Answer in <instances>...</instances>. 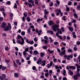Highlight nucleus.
<instances>
[{"mask_svg":"<svg viewBox=\"0 0 80 80\" xmlns=\"http://www.w3.org/2000/svg\"><path fill=\"white\" fill-rule=\"evenodd\" d=\"M58 38L60 40H62V37L60 35H59V36L58 37Z\"/></svg>","mask_w":80,"mask_h":80,"instance_id":"51","label":"nucleus"},{"mask_svg":"<svg viewBox=\"0 0 80 80\" xmlns=\"http://www.w3.org/2000/svg\"><path fill=\"white\" fill-rule=\"evenodd\" d=\"M7 24L5 22H3L2 23V25H1L0 27L2 28H4L7 26Z\"/></svg>","mask_w":80,"mask_h":80,"instance_id":"5","label":"nucleus"},{"mask_svg":"<svg viewBox=\"0 0 80 80\" xmlns=\"http://www.w3.org/2000/svg\"><path fill=\"white\" fill-rule=\"evenodd\" d=\"M73 15L74 16V17H75L76 18H78V16H77V14L74 13V14Z\"/></svg>","mask_w":80,"mask_h":80,"instance_id":"28","label":"nucleus"},{"mask_svg":"<svg viewBox=\"0 0 80 80\" xmlns=\"http://www.w3.org/2000/svg\"><path fill=\"white\" fill-rule=\"evenodd\" d=\"M57 51L59 53V54L60 56H62L63 55H65V50H64L63 51H62L61 52V51L59 48L57 49Z\"/></svg>","mask_w":80,"mask_h":80,"instance_id":"2","label":"nucleus"},{"mask_svg":"<svg viewBox=\"0 0 80 80\" xmlns=\"http://www.w3.org/2000/svg\"><path fill=\"white\" fill-rule=\"evenodd\" d=\"M0 11H1V12H4L5 11V9L4 8H2L0 9Z\"/></svg>","mask_w":80,"mask_h":80,"instance_id":"38","label":"nucleus"},{"mask_svg":"<svg viewBox=\"0 0 80 80\" xmlns=\"http://www.w3.org/2000/svg\"><path fill=\"white\" fill-rule=\"evenodd\" d=\"M35 4H38V1L37 0H35Z\"/></svg>","mask_w":80,"mask_h":80,"instance_id":"61","label":"nucleus"},{"mask_svg":"<svg viewBox=\"0 0 80 80\" xmlns=\"http://www.w3.org/2000/svg\"><path fill=\"white\" fill-rule=\"evenodd\" d=\"M28 5H29V7H32V5L31 4L28 3Z\"/></svg>","mask_w":80,"mask_h":80,"instance_id":"55","label":"nucleus"},{"mask_svg":"<svg viewBox=\"0 0 80 80\" xmlns=\"http://www.w3.org/2000/svg\"><path fill=\"white\" fill-rule=\"evenodd\" d=\"M7 69V67H4L2 68V70L3 71V70H5L6 69Z\"/></svg>","mask_w":80,"mask_h":80,"instance_id":"41","label":"nucleus"},{"mask_svg":"<svg viewBox=\"0 0 80 80\" xmlns=\"http://www.w3.org/2000/svg\"><path fill=\"white\" fill-rule=\"evenodd\" d=\"M23 55L25 56L27 55V52L25 51H24L23 52Z\"/></svg>","mask_w":80,"mask_h":80,"instance_id":"46","label":"nucleus"},{"mask_svg":"<svg viewBox=\"0 0 80 80\" xmlns=\"http://www.w3.org/2000/svg\"><path fill=\"white\" fill-rule=\"evenodd\" d=\"M44 42L45 43V44L48 43V41H47V40L46 39H45L44 40Z\"/></svg>","mask_w":80,"mask_h":80,"instance_id":"50","label":"nucleus"},{"mask_svg":"<svg viewBox=\"0 0 80 80\" xmlns=\"http://www.w3.org/2000/svg\"><path fill=\"white\" fill-rule=\"evenodd\" d=\"M48 24L49 25H52L53 24V22L52 21H50L48 22Z\"/></svg>","mask_w":80,"mask_h":80,"instance_id":"15","label":"nucleus"},{"mask_svg":"<svg viewBox=\"0 0 80 80\" xmlns=\"http://www.w3.org/2000/svg\"><path fill=\"white\" fill-rule=\"evenodd\" d=\"M72 23H75L76 22V20H73V21H71Z\"/></svg>","mask_w":80,"mask_h":80,"instance_id":"54","label":"nucleus"},{"mask_svg":"<svg viewBox=\"0 0 80 80\" xmlns=\"http://www.w3.org/2000/svg\"><path fill=\"white\" fill-rule=\"evenodd\" d=\"M33 41H29V44L30 45H32V44H33Z\"/></svg>","mask_w":80,"mask_h":80,"instance_id":"25","label":"nucleus"},{"mask_svg":"<svg viewBox=\"0 0 80 80\" xmlns=\"http://www.w3.org/2000/svg\"><path fill=\"white\" fill-rule=\"evenodd\" d=\"M21 34L22 35H25V32H23V31H22L21 32Z\"/></svg>","mask_w":80,"mask_h":80,"instance_id":"30","label":"nucleus"},{"mask_svg":"<svg viewBox=\"0 0 80 80\" xmlns=\"http://www.w3.org/2000/svg\"><path fill=\"white\" fill-rule=\"evenodd\" d=\"M75 65L76 67H77V70L78 72H79L80 70V66L79 65H78L77 64H75Z\"/></svg>","mask_w":80,"mask_h":80,"instance_id":"6","label":"nucleus"},{"mask_svg":"<svg viewBox=\"0 0 80 80\" xmlns=\"http://www.w3.org/2000/svg\"><path fill=\"white\" fill-rule=\"evenodd\" d=\"M2 76L4 77V78H6V75L5 74H2Z\"/></svg>","mask_w":80,"mask_h":80,"instance_id":"47","label":"nucleus"},{"mask_svg":"<svg viewBox=\"0 0 80 80\" xmlns=\"http://www.w3.org/2000/svg\"><path fill=\"white\" fill-rule=\"evenodd\" d=\"M77 45H80V42L78 41L76 42Z\"/></svg>","mask_w":80,"mask_h":80,"instance_id":"63","label":"nucleus"},{"mask_svg":"<svg viewBox=\"0 0 80 80\" xmlns=\"http://www.w3.org/2000/svg\"><path fill=\"white\" fill-rule=\"evenodd\" d=\"M77 9L78 10H80V5H78V6H77Z\"/></svg>","mask_w":80,"mask_h":80,"instance_id":"42","label":"nucleus"},{"mask_svg":"<svg viewBox=\"0 0 80 80\" xmlns=\"http://www.w3.org/2000/svg\"><path fill=\"white\" fill-rule=\"evenodd\" d=\"M58 27H59V25H55L52 27V28L54 32H56V31H57L56 28H57V30H58V31H59Z\"/></svg>","mask_w":80,"mask_h":80,"instance_id":"3","label":"nucleus"},{"mask_svg":"<svg viewBox=\"0 0 80 80\" xmlns=\"http://www.w3.org/2000/svg\"><path fill=\"white\" fill-rule=\"evenodd\" d=\"M62 80H67V78L64 77V78H62Z\"/></svg>","mask_w":80,"mask_h":80,"instance_id":"64","label":"nucleus"},{"mask_svg":"<svg viewBox=\"0 0 80 80\" xmlns=\"http://www.w3.org/2000/svg\"><path fill=\"white\" fill-rule=\"evenodd\" d=\"M33 53L35 54L36 55H38V52L37 51L35 50L33 52Z\"/></svg>","mask_w":80,"mask_h":80,"instance_id":"19","label":"nucleus"},{"mask_svg":"<svg viewBox=\"0 0 80 80\" xmlns=\"http://www.w3.org/2000/svg\"><path fill=\"white\" fill-rule=\"evenodd\" d=\"M0 79L1 80H4V78L1 76H0Z\"/></svg>","mask_w":80,"mask_h":80,"instance_id":"43","label":"nucleus"},{"mask_svg":"<svg viewBox=\"0 0 80 80\" xmlns=\"http://www.w3.org/2000/svg\"><path fill=\"white\" fill-rule=\"evenodd\" d=\"M66 36H63V40L64 41H65V39H66Z\"/></svg>","mask_w":80,"mask_h":80,"instance_id":"45","label":"nucleus"},{"mask_svg":"<svg viewBox=\"0 0 80 80\" xmlns=\"http://www.w3.org/2000/svg\"><path fill=\"white\" fill-rule=\"evenodd\" d=\"M27 20L28 22H29L30 21V18L29 17H27Z\"/></svg>","mask_w":80,"mask_h":80,"instance_id":"27","label":"nucleus"},{"mask_svg":"<svg viewBox=\"0 0 80 80\" xmlns=\"http://www.w3.org/2000/svg\"><path fill=\"white\" fill-rule=\"evenodd\" d=\"M61 30L62 32H64V28L63 27L61 28Z\"/></svg>","mask_w":80,"mask_h":80,"instance_id":"52","label":"nucleus"},{"mask_svg":"<svg viewBox=\"0 0 80 80\" xmlns=\"http://www.w3.org/2000/svg\"><path fill=\"white\" fill-rule=\"evenodd\" d=\"M76 76L77 77H80V73H78L76 74Z\"/></svg>","mask_w":80,"mask_h":80,"instance_id":"34","label":"nucleus"},{"mask_svg":"<svg viewBox=\"0 0 80 80\" xmlns=\"http://www.w3.org/2000/svg\"><path fill=\"white\" fill-rule=\"evenodd\" d=\"M69 68L70 69H72L73 70H75L76 69V67L75 66H70L69 67Z\"/></svg>","mask_w":80,"mask_h":80,"instance_id":"10","label":"nucleus"},{"mask_svg":"<svg viewBox=\"0 0 80 80\" xmlns=\"http://www.w3.org/2000/svg\"><path fill=\"white\" fill-rule=\"evenodd\" d=\"M2 35L4 37H6V36H7V34L5 33H3L2 34Z\"/></svg>","mask_w":80,"mask_h":80,"instance_id":"56","label":"nucleus"},{"mask_svg":"<svg viewBox=\"0 0 80 80\" xmlns=\"http://www.w3.org/2000/svg\"><path fill=\"white\" fill-rule=\"evenodd\" d=\"M66 11H70V8L67 7L66 9Z\"/></svg>","mask_w":80,"mask_h":80,"instance_id":"62","label":"nucleus"},{"mask_svg":"<svg viewBox=\"0 0 80 80\" xmlns=\"http://www.w3.org/2000/svg\"><path fill=\"white\" fill-rule=\"evenodd\" d=\"M13 63L15 67H17L18 66L17 65V64H16V63H15V61H13Z\"/></svg>","mask_w":80,"mask_h":80,"instance_id":"31","label":"nucleus"},{"mask_svg":"<svg viewBox=\"0 0 80 80\" xmlns=\"http://www.w3.org/2000/svg\"><path fill=\"white\" fill-rule=\"evenodd\" d=\"M16 62L18 64V65H21V62H20V61H19L18 59L16 60Z\"/></svg>","mask_w":80,"mask_h":80,"instance_id":"16","label":"nucleus"},{"mask_svg":"<svg viewBox=\"0 0 80 80\" xmlns=\"http://www.w3.org/2000/svg\"><path fill=\"white\" fill-rule=\"evenodd\" d=\"M5 50H6V51H8V50H9V48L8 47H6L5 48Z\"/></svg>","mask_w":80,"mask_h":80,"instance_id":"39","label":"nucleus"},{"mask_svg":"<svg viewBox=\"0 0 80 80\" xmlns=\"http://www.w3.org/2000/svg\"><path fill=\"white\" fill-rule=\"evenodd\" d=\"M45 62H46L45 60H44L43 61L40 58H38V61L37 62V64H39V63L42 64V63L43 64L41 65L42 66H45Z\"/></svg>","mask_w":80,"mask_h":80,"instance_id":"1","label":"nucleus"},{"mask_svg":"<svg viewBox=\"0 0 80 80\" xmlns=\"http://www.w3.org/2000/svg\"><path fill=\"white\" fill-rule=\"evenodd\" d=\"M34 40L35 42H37L38 41V39L36 38H34Z\"/></svg>","mask_w":80,"mask_h":80,"instance_id":"53","label":"nucleus"},{"mask_svg":"<svg viewBox=\"0 0 80 80\" xmlns=\"http://www.w3.org/2000/svg\"><path fill=\"white\" fill-rule=\"evenodd\" d=\"M67 40H70V37L69 36H67Z\"/></svg>","mask_w":80,"mask_h":80,"instance_id":"44","label":"nucleus"},{"mask_svg":"<svg viewBox=\"0 0 80 80\" xmlns=\"http://www.w3.org/2000/svg\"><path fill=\"white\" fill-rule=\"evenodd\" d=\"M47 33H51V34L53 35V32L52 31L48 30L47 31Z\"/></svg>","mask_w":80,"mask_h":80,"instance_id":"14","label":"nucleus"},{"mask_svg":"<svg viewBox=\"0 0 80 80\" xmlns=\"http://www.w3.org/2000/svg\"><path fill=\"white\" fill-rule=\"evenodd\" d=\"M27 31H28V34H29L30 33V28H28V29Z\"/></svg>","mask_w":80,"mask_h":80,"instance_id":"29","label":"nucleus"},{"mask_svg":"<svg viewBox=\"0 0 80 80\" xmlns=\"http://www.w3.org/2000/svg\"><path fill=\"white\" fill-rule=\"evenodd\" d=\"M42 48H43L44 49H47V48L48 47L47 46H44L42 47Z\"/></svg>","mask_w":80,"mask_h":80,"instance_id":"49","label":"nucleus"},{"mask_svg":"<svg viewBox=\"0 0 80 80\" xmlns=\"http://www.w3.org/2000/svg\"><path fill=\"white\" fill-rule=\"evenodd\" d=\"M44 15H47L49 13V12L46 9H44Z\"/></svg>","mask_w":80,"mask_h":80,"instance_id":"9","label":"nucleus"},{"mask_svg":"<svg viewBox=\"0 0 80 80\" xmlns=\"http://www.w3.org/2000/svg\"><path fill=\"white\" fill-rule=\"evenodd\" d=\"M44 39H46V40H48V37H47V36H44Z\"/></svg>","mask_w":80,"mask_h":80,"instance_id":"48","label":"nucleus"},{"mask_svg":"<svg viewBox=\"0 0 80 80\" xmlns=\"http://www.w3.org/2000/svg\"><path fill=\"white\" fill-rule=\"evenodd\" d=\"M22 42H20V40H17V43H18L19 44H21V45H23L24 43H25V42L24 41V39H22Z\"/></svg>","mask_w":80,"mask_h":80,"instance_id":"4","label":"nucleus"},{"mask_svg":"<svg viewBox=\"0 0 80 80\" xmlns=\"http://www.w3.org/2000/svg\"><path fill=\"white\" fill-rule=\"evenodd\" d=\"M45 55V53L44 52H41L40 53V55L41 57H43V56Z\"/></svg>","mask_w":80,"mask_h":80,"instance_id":"13","label":"nucleus"},{"mask_svg":"<svg viewBox=\"0 0 80 80\" xmlns=\"http://www.w3.org/2000/svg\"><path fill=\"white\" fill-rule=\"evenodd\" d=\"M73 78L74 80H78V78L76 75H74L73 76Z\"/></svg>","mask_w":80,"mask_h":80,"instance_id":"17","label":"nucleus"},{"mask_svg":"<svg viewBox=\"0 0 80 80\" xmlns=\"http://www.w3.org/2000/svg\"><path fill=\"white\" fill-rule=\"evenodd\" d=\"M48 52L49 53H50L51 54H52V52H53V51H50V49H48Z\"/></svg>","mask_w":80,"mask_h":80,"instance_id":"21","label":"nucleus"},{"mask_svg":"<svg viewBox=\"0 0 80 80\" xmlns=\"http://www.w3.org/2000/svg\"><path fill=\"white\" fill-rule=\"evenodd\" d=\"M42 33V30H40L39 31V32H38V35H40V33Z\"/></svg>","mask_w":80,"mask_h":80,"instance_id":"40","label":"nucleus"},{"mask_svg":"<svg viewBox=\"0 0 80 80\" xmlns=\"http://www.w3.org/2000/svg\"><path fill=\"white\" fill-rule=\"evenodd\" d=\"M68 53H70V52H73V51H72V50L71 49V48H69L68 50Z\"/></svg>","mask_w":80,"mask_h":80,"instance_id":"22","label":"nucleus"},{"mask_svg":"<svg viewBox=\"0 0 80 80\" xmlns=\"http://www.w3.org/2000/svg\"><path fill=\"white\" fill-rule=\"evenodd\" d=\"M70 58H73V55H68L67 57V59L68 60H70Z\"/></svg>","mask_w":80,"mask_h":80,"instance_id":"8","label":"nucleus"},{"mask_svg":"<svg viewBox=\"0 0 80 80\" xmlns=\"http://www.w3.org/2000/svg\"><path fill=\"white\" fill-rule=\"evenodd\" d=\"M45 77H48V75H49V73H48V72L47 73H45Z\"/></svg>","mask_w":80,"mask_h":80,"instance_id":"32","label":"nucleus"},{"mask_svg":"<svg viewBox=\"0 0 80 80\" xmlns=\"http://www.w3.org/2000/svg\"><path fill=\"white\" fill-rule=\"evenodd\" d=\"M58 32L59 33H60V34H62V31L60 30L58 31Z\"/></svg>","mask_w":80,"mask_h":80,"instance_id":"58","label":"nucleus"},{"mask_svg":"<svg viewBox=\"0 0 80 80\" xmlns=\"http://www.w3.org/2000/svg\"><path fill=\"white\" fill-rule=\"evenodd\" d=\"M68 28H69V30H70V31L71 32H72V31H73V28L71 27H69Z\"/></svg>","mask_w":80,"mask_h":80,"instance_id":"24","label":"nucleus"},{"mask_svg":"<svg viewBox=\"0 0 80 80\" xmlns=\"http://www.w3.org/2000/svg\"><path fill=\"white\" fill-rule=\"evenodd\" d=\"M53 3L52 2H51L49 5V6L50 7H52V6H53Z\"/></svg>","mask_w":80,"mask_h":80,"instance_id":"33","label":"nucleus"},{"mask_svg":"<svg viewBox=\"0 0 80 80\" xmlns=\"http://www.w3.org/2000/svg\"><path fill=\"white\" fill-rule=\"evenodd\" d=\"M14 8H17V5L16 3H15L14 4Z\"/></svg>","mask_w":80,"mask_h":80,"instance_id":"37","label":"nucleus"},{"mask_svg":"<svg viewBox=\"0 0 80 80\" xmlns=\"http://www.w3.org/2000/svg\"><path fill=\"white\" fill-rule=\"evenodd\" d=\"M52 63H53V62H50V64H48L47 65V66H46V67H48V68H50V67H52Z\"/></svg>","mask_w":80,"mask_h":80,"instance_id":"7","label":"nucleus"},{"mask_svg":"<svg viewBox=\"0 0 80 80\" xmlns=\"http://www.w3.org/2000/svg\"><path fill=\"white\" fill-rule=\"evenodd\" d=\"M11 29H12V27L11 26H9V27H8L9 30H11Z\"/></svg>","mask_w":80,"mask_h":80,"instance_id":"57","label":"nucleus"},{"mask_svg":"<svg viewBox=\"0 0 80 80\" xmlns=\"http://www.w3.org/2000/svg\"><path fill=\"white\" fill-rule=\"evenodd\" d=\"M20 38H21V40H24V39L22 38V36L20 35L18 36L17 39H20Z\"/></svg>","mask_w":80,"mask_h":80,"instance_id":"18","label":"nucleus"},{"mask_svg":"<svg viewBox=\"0 0 80 80\" xmlns=\"http://www.w3.org/2000/svg\"><path fill=\"white\" fill-rule=\"evenodd\" d=\"M28 2L29 3H32V4H33L34 3V1L33 0H28Z\"/></svg>","mask_w":80,"mask_h":80,"instance_id":"20","label":"nucleus"},{"mask_svg":"<svg viewBox=\"0 0 80 80\" xmlns=\"http://www.w3.org/2000/svg\"><path fill=\"white\" fill-rule=\"evenodd\" d=\"M72 4V2H69L68 3V5H71Z\"/></svg>","mask_w":80,"mask_h":80,"instance_id":"60","label":"nucleus"},{"mask_svg":"<svg viewBox=\"0 0 80 80\" xmlns=\"http://www.w3.org/2000/svg\"><path fill=\"white\" fill-rule=\"evenodd\" d=\"M44 18L46 20H47V15L46 14H44Z\"/></svg>","mask_w":80,"mask_h":80,"instance_id":"36","label":"nucleus"},{"mask_svg":"<svg viewBox=\"0 0 80 80\" xmlns=\"http://www.w3.org/2000/svg\"><path fill=\"white\" fill-rule=\"evenodd\" d=\"M56 3L58 4V5H60V2H59V1L58 0H56Z\"/></svg>","mask_w":80,"mask_h":80,"instance_id":"59","label":"nucleus"},{"mask_svg":"<svg viewBox=\"0 0 80 80\" xmlns=\"http://www.w3.org/2000/svg\"><path fill=\"white\" fill-rule=\"evenodd\" d=\"M55 12H58L59 13H61V10L57 9L55 10Z\"/></svg>","mask_w":80,"mask_h":80,"instance_id":"26","label":"nucleus"},{"mask_svg":"<svg viewBox=\"0 0 80 80\" xmlns=\"http://www.w3.org/2000/svg\"><path fill=\"white\" fill-rule=\"evenodd\" d=\"M28 48H27L25 49V52H28Z\"/></svg>","mask_w":80,"mask_h":80,"instance_id":"35","label":"nucleus"},{"mask_svg":"<svg viewBox=\"0 0 80 80\" xmlns=\"http://www.w3.org/2000/svg\"><path fill=\"white\" fill-rule=\"evenodd\" d=\"M68 72V73L70 74V75H71V76H72V75H73V72L72 71H71L70 70H69Z\"/></svg>","mask_w":80,"mask_h":80,"instance_id":"12","label":"nucleus"},{"mask_svg":"<svg viewBox=\"0 0 80 80\" xmlns=\"http://www.w3.org/2000/svg\"><path fill=\"white\" fill-rule=\"evenodd\" d=\"M4 31H8V30H9L8 29V26H6L4 28Z\"/></svg>","mask_w":80,"mask_h":80,"instance_id":"11","label":"nucleus"},{"mask_svg":"<svg viewBox=\"0 0 80 80\" xmlns=\"http://www.w3.org/2000/svg\"><path fill=\"white\" fill-rule=\"evenodd\" d=\"M14 77H16L17 78H18V74L15 73L14 74Z\"/></svg>","mask_w":80,"mask_h":80,"instance_id":"23","label":"nucleus"}]
</instances>
